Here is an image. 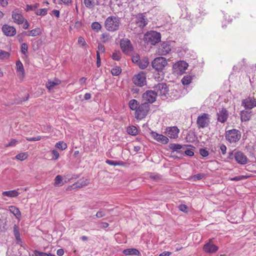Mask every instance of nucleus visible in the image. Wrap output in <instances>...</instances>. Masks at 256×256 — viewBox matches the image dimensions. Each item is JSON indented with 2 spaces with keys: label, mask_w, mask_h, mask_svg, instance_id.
Returning a JSON list of instances; mask_svg holds the SVG:
<instances>
[{
  "label": "nucleus",
  "mask_w": 256,
  "mask_h": 256,
  "mask_svg": "<svg viewBox=\"0 0 256 256\" xmlns=\"http://www.w3.org/2000/svg\"><path fill=\"white\" fill-rule=\"evenodd\" d=\"M78 44L82 46H84L86 45V43L84 38L80 36L78 38Z\"/></svg>",
  "instance_id": "obj_51"
},
{
  "label": "nucleus",
  "mask_w": 256,
  "mask_h": 256,
  "mask_svg": "<svg viewBox=\"0 0 256 256\" xmlns=\"http://www.w3.org/2000/svg\"><path fill=\"white\" fill-rule=\"evenodd\" d=\"M28 158V154L26 152H22L18 154L16 156V158L17 160H24Z\"/></svg>",
  "instance_id": "obj_42"
},
{
  "label": "nucleus",
  "mask_w": 256,
  "mask_h": 256,
  "mask_svg": "<svg viewBox=\"0 0 256 256\" xmlns=\"http://www.w3.org/2000/svg\"><path fill=\"white\" fill-rule=\"evenodd\" d=\"M192 80V77L190 76H184L182 80V82L184 85L190 84Z\"/></svg>",
  "instance_id": "obj_36"
},
{
  "label": "nucleus",
  "mask_w": 256,
  "mask_h": 256,
  "mask_svg": "<svg viewBox=\"0 0 256 256\" xmlns=\"http://www.w3.org/2000/svg\"><path fill=\"white\" fill-rule=\"evenodd\" d=\"M203 249L206 253H214L218 250V247L210 242L204 245Z\"/></svg>",
  "instance_id": "obj_21"
},
{
  "label": "nucleus",
  "mask_w": 256,
  "mask_h": 256,
  "mask_svg": "<svg viewBox=\"0 0 256 256\" xmlns=\"http://www.w3.org/2000/svg\"><path fill=\"white\" fill-rule=\"evenodd\" d=\"M14 236L18 235V234H20V232H19L18 227L16 224H14Z\"/></svg>",
  "instance_id": "obj_60"
},
{
  "label": "nucleus",
  "mask_w": 256,
  "mask_h": 256,
  "mask_svg": "<svg viewBox=\"0 0 256 256\" xmlns=\"http://www.w3.org/2000/svg\"><path fill=\"white\" fill-rule=\"evenodd\" d=\"M10 56V52L2 50H0V60H6L9 58Z\"/></svg>",
  "instance_id": "obj_29"
},
{
  "label": "nucleus",
  "mask_w": 256,
  "mask_h": 256,
  "mask_svg": "<svg viewBox=\"0 0 256 256\" xmlns=\"http://www.w3.org/2000/svg\"><path fill=\"white\" fill-rule=\"evenodd\" d=\"M172 50V46L168 42H162L158 46L157 52L158 55L164 56L168 54Z\"/></svg>",
  "instance_id": "obj_9"
},
{
  "label": "nucleus",
  "mask_w": 256,
  "mask_h": 256,
  "mask_svg": "<svg viewBox=\"0 0 256 256\" xmlns=\"http://www.w3.org/2000/svg\"><path fill=\"white\" fill-rule=\"evenodd\" d=\"M122 54L120 51H116L113 52L112 58L113 60H115L118 61L121 58Z\"/></svg>",
  "instance_id": "obj_39"
},
{
  "label": "nucleus",
  "mask_w": 256,
  "mask_h": 256,
  "mask_svg": "<svg viewBox=\"0 0 256 256\" xmlns=\"http://www.w3.org/2000/svg\"><path fill=\"white\" fill-rule=\"evenodd\" d=\"M225 137L230 143H236L240 140L241 132L238 130L232 129L226 132Z\"/></svg>",
  "instance_id": "obj_5"
},
{
  "label": "nucleus",
  "mask_w": 256,
  "mask_h": 256,
  "mask_svg": "<svg viewBox=\"0 0 256 256\" xmlns=\"http://www.w3.org/2000/svg\"><path fill=\"white\" fill-rule=\"evenodd\" d=\"M91 26H92V28L93 30H96V32H98L102 28L101 25L98 22H92V24Z\"/></svg>",
  "instance_id": "obj_41"
},
{
  "label": "nucleus",
  "mask_w": 256,
  "mask_h": 256,
  "mask_svg": "<svg viewBox=\"0 0 256 256\" xmlns=\"http://www.w3.org/2000/svg\"><path fill=\"white\" fill-rule=\"evenodd\" d=\"M179 210L183 212H187L188 206L186 204H182L178 206Z\"/></svg>",
  "instance_id": "obj_58"
},
{
  "label": "nucleus",
  "mask_w": 256,
  "mask_h": 256,
  "mask_svg": "<svg viewBox=\"0 0 256 256\" xmlns=\"http://www.w3.org/2000/svg\"><path fill=\"white\" fill-rule=\"evenodd\" d=\"M55 146L62 150H64L67 148V144L63 141H60L56 143Z\"/></svg>",
  "instance_id": "obj_35"
},
{
  "label": "nucleus",
  "mask_w": 256,
  "mask_h": 256,
  "mask_svg": "<svg viewBox=\"0 0 256 256\" xmlns=\"http://www.w3.org/2000/svg\"><path fill=\"white\" fill-rule=\"evenodd\" d=\"M18 142V141L15 139H11L10 142L6 144V146H15L16 144Z\"/></svg>",
  "instance_id": "obj_54"
},
{
  "label": "nucleus",
  "mask_w": 256,
  "mask_h": 256,
  "mask_svg": "<svg viewBox=\"0 0 256 256\" xmlns=\"http://www.w3.org/2000/svg\"><path fill=\"white\" fill-rule=\"evenodd\" d=\"M122 50L125 54H129L133 50V47L130 41L128 39H122L120 41Z\"/></svg>",
  "instance_id": "obj_8"
},
{
  "label": "nucleus",
  "mask_w": 256,
  "mask_h": 256,
  "mask_svg": "<svg viewBox=\"0 0 256 256\" xmlns=\"http://www.w3.org/2000/svg\"><path fill=\"white\" fill-rule=\"evenodd\" d=\"M200 154L202 156L204 157H206L208 156L209 154L208 152L204 148H200Z\"/></svg>",
  "instance_id": "obj_50"
},
{
  "label": "nucleus",
  "mask_w": 256,
  "mask_h": 256,
  "mask_svg": "<svg viewBox=\"0 0 256 256\" xmlns=\"http://www.w3.org/2000/svg\"><path fill=\"white\" fill-rule=\"evenodd\" d=\"M217 120L221 123L225 122L228 117V111L225 108H222L217 112Z\"/></svg>",
  "instance_id": "obj_15"
},
{
  "label": "nucleus",
  "mask_w": 256,
  "mask_h": 256,
  "mask_svg": "<svg viewBox=\"0 0 256 256\" xmlns=\"http://www.w3.org/2000/svg\"><path fill=\"white\" fill-rule=\"evenodd\" d=\"M61 80L58 78H54L53 80H49L46 84V88L49 91L52 90L55 86L60 84Z\"/></svg>",
  "instance_id": "obj_22"
},
{
  "label": "nucleus",
  "mask_w": 256,
  "mask_h": 256,
  "mask_svg": "<svg viewBox=\"0 0 256 256\" xmlns=\"http://www.w3.org/2000/svg\"><path fill=\"white\" fill-rule=\"evenodd\" d=\"M42 32L40 28H36L26 32L27 36H36L41 34Z\"/></svg>",
  "instance_id": "obj_28"
},
{
  "label": "nucleus",
  "mask_w": 256,
  "mask_h": 256,
  "mask_svg": "<svg viewBox=\"0 0 256 256\" xmlns=\"http://www.w3.org/2000/svg\"><path fill=\"white\" fill-rule=\"evenodd\" d=\"M180 132L176 126L169 127L166 128V134L170 138H176Z\"/></svg>",
  "instance_id": "obj_19"
},
{
  "label": "nucleus",
  "mask_w": 256,
  "mask_h": 256,
  "mask_svg": "<svg viewBox=\"0 0 256 256\" xmlns=\"http://www.w3.org/2000/svg\"><path fill=\"white\" fill-rule=\"evenodd\" d=\"M252 112L248 110H244L241 112L240 118L242 122H246L250 120Z\"/></svg>",
  "instance_id": "obj_24"
},
{
  "label": "nucleus",
  "mask_w": 256,
  "mask_h": 256,
  "mask_svg": "<svg viewBox=\"0 0 256 256\" xmlns=\"http://www.w3.org/2000/svg\"><path fill=\"white\" fill-rule=\"evenodd\" d=\"M2 31L6 36H12L16 34V28L14 26L8 24L2 26Z\"/></svg>",
  "instance_id": "obj_18"
},
{
  "label": "nucleus",
  "mask_w": 256,
  "mask_h": 256,
  "mask_svg": "<svg viewBox=\"0 0 256 256\" xmlns=\"http://www.w3.org/2000/svg\"><path fill=\"white\" fill-rule=\"evenodd\" d=\"M154 88L156 96H160L162 98H166L167 94H168V88L164 83L158 84L154 86Z\"/></svg>",
  "instance_id": "obj_7"
},
{
  "label": "nucleus",
  "mask_w": 256,
  "mask_h": 256,
  "mask_svg": "<svg viewBox=\"0 0 256 256\" xmlns=\"http://www.w3.org/2000/svg\"><path fill=\"white\" fill-rule=\"evenodd\" d=\"M132 61L133 62L136 63L137 64H138V62L140 60V57L139 55H138V54H136L134 56H132Z\"/></svg>",
  "instance_id": "obj_53"
},
{
  "label": "nucleus",
  "mask_w": 256,
  "mask_h": 256,
  "mask_svg": "<svg viewBox=\"0 0 256 256\" xmlns=\"http://www.w3.org/2000/svg\"><path fill=\"white\" fill-rule=\"evenodd\" d=\"M182 148V146L180 144H172L170 145V148L176 152H177L179 150H180Z\"/></svg>",
  "instance_id": "obj_45"
},
{
  "label": "nucleus",
  "mask_w": 256,
  "mask_h": 256,
  "mask_svg": "<svg viewBox=\"0 0 256 256\" xmlns=\"http://www.w3.org/2000/svg\"><path fill=\"white\" fill-rule=\"evenodd\" d=\"M236 162L241 164H244L248 162V158L246 156L241 152H237L234 155Z\"/></svg>",
  "instance_id": "obj_17"
},
{
  "label": "nucleus",
  "mask_w": 256,
  "mask_h": 256,
  "mask_svg": "<svg viewBox=\"0 0 256 256\" xmlns=\"http://www.w3.org/2000/svg\"><path fill=\"white\" fill-rule=\"evenodd\" d=\"M120 24L119 18L114 16H110L106 18L104 22L106 30L109 32H114L119 28Z\"/></svg>",
  "instance_id": "obj_2"
},
{
  "label": "nucleus",
  "mask_w": 256,
  "mask_h": 256,
  "mask_svg": "<svg viewBox=\"0 0 256 256\" xmlns=\"http://www.w3.org/2000/svg\"><path fill=\"white\" fill-rule=\"evenodd\" d=\"M148 64L149 62L148 58H144L140 60L138 64L141 69H144L148 66Z\"/></svg>",
  "instance_id": "obj_30"
},
{
  "label": "nucleus",
  "mask_w": 256,
  "mask_h": 256,
  "mask_svg": "<svg viewBox=\"0 0 256 256\" xmlns=\"http://www.w3.org/2000/svg\"><path fill=\"white\" fill-rule=\"evenodd\" d=\"M122 70L120 66H116L112 68L111 70L112 74L113 76H118L121 72Z\"/></svg>",
  "instance_id": "obj_44"
},
{
  "label": "nucleus",
  "mask_w": 256,
  "mask_h": 256,
  "mask_svg": "<svg viewBox=\"0 0 256 256\" xmlns=\"http://www.w3.org/2000/svg\"><path fill=\"white\" fill-rule=\"evenodd\" d=\"M48 10L46 8H41L36 12V14L38 16H44L47 14Z\"/></svg>",
  "instance_id": "obj_47"
},
{
  "label": "nucleus",
  "mask_w": 256,
  "mask_h": 256,
  "mask_svg": "<svg viewBox=\"0 0 256 256\" xmlns=\"http://www.w3.org/2000/svg\"><path fill=\"white\" fill-rule=\"evenodd\" d=\"M106 162L110 166H118L120 164L119 162L110 160H106Z\"/></svg>",
  "instance_id": "obj_49"
},
{
  "label": "nucleus",
  "mask_w": 256,
  "mask_h": 256,
  "mask_svg": "<svg viewBox=\"0 0 256 256\" xmlns=\"http://www.w3.org/2000/svg\"><path fill=\"white\" fill-rule=\"evenodd\" d=\"M96 64L98 67H99L100 65V55L98 52H96Z\"/></svg>",
  "instance_id": "obj_62"
},
{
  "label": "nucleus",
  "mask_w": 256,
  "mask_h": 256,
  "mask_svg": "<svg viewBox=\"0 0 256 256\" xmlns=\"http://www.w3.org/2000/svg\"><path fill=\"white\" fill-rule=\"evenodd\" d=\"M28 46L26 43H23L21 46V52L24 54H26L28 52Z\"/></svg>",
  "instance_id": "obj_48"
},
{
  "label": "nucleus",
  "mask_w": 256,
  "mask_h": 256,
  "mask_svg": "<svg viewBox=\"0 0 256 256\" xmlns=\"http://www.w3.org/2000/svg\"><path fill=\"white\" fill-rule=\"evenodd\" d=\"M39 6V4H35L33 5H28V4H27L26 6V11H29V10H36L38 7Z\"/></svg>",
  "instance_id": "obj_46"
},
{
  "label": "nucleus",
  "mask_w": 256,
  "mask_h": 256,
  "mask_svg": "<svg viewBox=\"0 0 256 256\" xmlns=\"http://www.w3.org/2000/svg\"><path fill=\"white\" fill-rule=\"evenodd\" d=\"M134 83L139 86H142L146 84V74L144 72H140L135 75L132 78Z\"/></svg>",
  "instance_id": "obj_12"
},
{
  "label": "nucleus",
  "mask_w": 256,
  "mask_h": 256,
  "mask_svg": "<svg viewBox=\"0 0 256 256\" xmlns=\"http://www.w3.org/2000/svg\"><path fill=\"white\" fill-rule=\"evenodd\" d=\"M188 66V64L184 60L179 61L174 65L176 72L178 74H184Z\"/></svg>",
  "instance_id": "obj_14"
},
{
  "label": "nucleus",
  "mask_w": 256,
  "mask_h": 256,
  "mask_svg": "<svg viewBox=\"0 0 256 256\" xmlns=\"http://www.w3.org/2000/svg\"><path fill=\"white\" fill-rule=\"evenodd\" d=\"M204 176L205 175L204 174H198L194 176L193 178L194 180H200L202 179Z\"/></svg>",
  "instance_id": "obj_52"
},
{
  "label": "nucleus",
  "mask_w": 256,
  "mask_h": 256,
  "mask_svg": "<svg viewBox=\"0 0 256 256\" xmlns=\"http://www.w3.org/2000/svg\"><path fill=\"white\" fill-rule=\"evenodd\" d=\"M105 50V48H104V46L103 44H98V52L100 53V52H104Z\"/></svg>",
  "instance_id": "obj_61"
},
{
  "label": "nucleus",
  "mask_w": 256,
  "mask_h": 256,
  "mask_svg": "<svg viewBox=\"0 0 256 256\" xmlns=\"http://www.w3.org/2000/svg\"><path fill=\"white\" fill-rule=\"evenodd\" d=\"M184 153L186 154V155L188 156H192L194 155V152L190 150H186L184 152Z\"/></svg>",
  "instance_id": "obj_64"
},
{
  "label": "nucleus",
  "mask_w": 256,
  "mask_h": 256,
  "mask_svg": "<svg viewBox=\"0 0 256 256\" xmlns=\"http://www.w3.org/2000/svg\"><path fill=\"white\" fill-rule=\"evenodd\" d=\"M129 107L132 110H136L138 108V102L134 99L131 100L129 102Z\"/></svg>",
  "instance_id": "obj_32"
},
{
  "label": "nucleus",
  "mask_w": 256,
  "mask_h": 256,
  "mask_svg": "<svg viewBox=\"0 0 256 256\" xmlns=\"http://www.w3.org/2000/svg\"><path fill=\"white\" fill-rule=\"evenodd\" d=\"M88 182L87 180H80L74 184V186H75L76 188H81L84 186H86Z\"/></svg>",
  "instance_id": "obj_31"
},
{
  "label": "nucleus",
  "mask_w": 256,
  "mask_h": 256,
  "mask_svg": "<svg viewBox=\"0 0 256 256\" xmlns=\"http://www.w3.org/2000/svg\"><path fill=\"white\" fill-rule=\"evenodd\" d=\"M123 254L126 256H139L140 254V252L136 248H127L125 249L122 252Z\"/></svg>",
  "instance_id": "obj_26"
},
{
  "label": "nucleus",
  "mask_w": 256,
  "mask_h": 256,
  "mask_svg": "<svg viewBox=\"0 0 256 256\" xmlns=\"http://www.w3.org/2000/svg\"><path fill=\"white\" fill-rule=\"evenodd\" d=\"M48 254H46V253L40 252L38 250H34V255L33 256H48Z\"/></svg>",
  "instance_id": "obj_56"
},
{
  "label": "nucleus",
  "mask_w": 256,
  "mask_h": 256,
  "mask_svg": "<svg viewBox=\"0 0 256 256\" xmlns=\"http://www.w3.org/2000/svg\"><path fill=\"white\" fill-rule=\"evenodd\" d=\"M220 150H221L222 154L223 155L226 154L227 148L224 144H221L220 146Z\"/></svg>",
  "instance_id": "obj_59"
},
{
  "label": "nucleus",
  "mask_w": 256,
  "mask_h": 256,
  "mask_svg": "<svg viewBox=\"0 0 256 256\" xmlns=\"http://www.w3.org/2000/svg\"><path fill=\"white\" fill-rule=\"evenodd\" d=\"M16 70L18 74L20 77V78H23L24 76V66L20 60L17 61L16 62Z\"/></svg>",
  "instance_id": "obj_23"
},
{
  "label": "nucleus",
  "mask_w": 256,
  "mask_h": 256,
  "mask_svg": "<svg viewBox=\"0 0 256 256\" xmlns=\"http://www.w3.org/2000/svg\"><path fill=\"white\" fill-rule=\"evenodd\" d=\"M42 138V137L40 136H36V137H32V138H26V140L28 141L32 142V141H38L40 140Z\"/></svg>",
  "instance_id": "obj_57"
},
{
  "label": "nucleus",
  "mask_w": 256,
  "mask_h": 256,
  "mask_svg": "<svg viewBox=\"0 0 256 256\" xmlns=\"http://www.w3.org/2000/svg\"><path fill=\"white\" fill-rule=\"evenodd\" d=\"M210 124V115L207 113H202L199 115L196 120L198 128H204L208 127Z\"/></svg>",
  "instance_id": "obj_6"
},
{
  "label": "nucleus",
  "mask_w": 256,
  "mask_h": 256,
  "mask_svg": "<svg viewBox=\"0 0 256 256\" xmlns=\"http://www.w3.org/2000/svg\"><path fill=\"white\" fill-rule=\"evenodd\" d=\"M156 96L154 90H148L142 94V101L148 102V104L155 102Z\"/></svg>",
  "instance_id": "obj_10"
},
{
  "label": "nucleus",
  "mask_w": 256,
  "mask_h": 256,
  "mask_svg": "<svg viewBox=\"0 0 256 256\" xmlns=\"http://www.w3.org/2000/svg\"><path fill=\"white\" fill-rule=\"evenodd\" d=\"M146 14V13H141L135 16L136 23L140 28H144L148 24V20Z\"/></svg>",
  "instance_id": "obj_11"
},
{
  "label": "nucleus",
  "mask_w": 256,
  "mask_h": 256,
  "mask_svg": "<svg viewBox=\"0 0 256 256\" xmlns=\"http://www.w3.org/2000/svg\"><path fill=\"white\" fill-rule=\"evenodd\" d=\"M111 39V36H110L109 34L108 33H103L101 35L100 40L102 42L104 43L107 42H109Z\"/></svg>",
  "instance_id": "obj_34"
},
{
  "label": "nucleus",
  "mask_w": 256,
  "mask_h": 256,
  "mask_svg": "<svg viewBox=\"0 0 256 256\" xmlns=\"http://www.w3.org/2000/svg\"><path fill=\"white\" fill-rule=\"evenodd\" d=\"M249 178V176H235L230 178V180L232 181H240L244 180H246Z\"/></svg>",
  "instance_id": "obj_43"
},
{
  "label": "nucleus",
  "mask_w": 256,
  "mask_h": 256,
  "mask_svg": "<svg viewBox=\"0 0 256 256\" xmlns=\"http://www.w3.org/2000/svg\"><path fill=\"white\" fill-rule=\"evenodd\" d=\"M18 189L3 192H2V196H8L10 198L16 197L20 194V192H18Z\"/></svg>",
  "instance_id": "obj_25"
},
{
  "label": "nucleus",
  "mask_w": 256,
  "mask_h": 256,
  "mask_svg": "<svg viewBox=\"0 0 256 256\" xmlns=\"http://www.w3.org/2000/svg\"><path fill=\"white\" fill-rule=\"evenodd\" d=\"M242 106L246 109L250 110L256 106V100L254 98L248 97L242 100Z\"/></svg>",
  "instance_id": "obj_16"
},
{
  "label": "nucleus",
  "mask_w": 256,
  "mask_h": 256,
  "mask_svg": "<svg viewBox=\"0 0 256 256\" xmlns=\"http://www.w3.org/2000/svg\"><path fill=\"white\" fill-rule=\"evenodd\" d=\"M149 110L150 104L148 102H144L136 109L135 113V118L137 120H141L147 116Z\"/></svg>",
  "instance_id": "obj_4"
},
{
  "label": "nucleus",
  "mask_w": 256,
  "mask_h": 256,
  "mask_svg": "<svg viewBox=\"0 0 256 256\" xmlns=\"http://www.w3.org/2000/svg\"><path fill=\"white\" fill-rule=\"evenodd\" d=\"M52 154L54 156V157L52 158V159L56 160H57L59 157V153L58 151L56 150H53L52 152Z\"/></svg>",
  "instance_id": "obj_55"
},
{
  "label": "nucleus",
  "mask_w": 256,
  "mask_h": 256,
  "mask_svg": "<svg viewBox=\"0 0 256 256\" xmlns=\"http://www.w3.org/2000/svg\"><path fill=\"white\" fill-rule=\"evenodd\" d=\"M167 64V60L164 57L156 58L152 62V68L158 72L160 75L158 78L155 76V78H157L158 80H161L164 78L163 70Z\"/></svg>",
  "instance_id": "obj_1"
},
{
  "label": "nucleus",
  "mask_w": 256,
  "mask_h": 256,
  "mask_svg": "<svg viewBox=\"0 0 256 256\" xmlns=\"http://www.w3.org/2000/svg\"><path fill=\"white\" fill-rule=\"evenodd\" d=\"M9 211L10 212L12 213L17 219H20L21 212L18 208L14 206H9Z\"/></svg>",
  "instance_id": "obj_27"
},
{
  "label": "nucleus",
  "mask_w": 256,
  "mask_h": 256,
  "mask_svg": "<svg viewBox=\"0 0 256 256\" xmlns=\"http://www.w3.org/2000/svg\"><path fill=\"white\" fill-rule=\"evenodd\" d=\"M105 216V213L103 211H98L96 216L98 218H100Z\"/></svg>",
  "instance_id": "obj_63"
},
{
  "label": "nucleus",
  "mask_w": 256,
  "mask_h": 256,
  "mask_svg": "<svg viewBox=\"0 0 256 256\" xmlns=\"http://www.w3.org/2000/svg\"><path fill=\"white\" fill-rule=\"evenodd\" d=\"M127 132L130 135L134 136L138 134V130L135 126H132L127 128Z\"/></svg>",
  "instance_id": "obj_33"
},
{
  "label": "nucleus",
  "mask_w": 256,
  "mask_h": 256,
  "mask_svg": "<svg viewBox=\"0 0 256 256\" xmlns=\"http://www.w3.org/2000/svg\"><path fill=\"white\" fill-rule=\"evenodd\" d=\"M62 176L60 175H58L54 178V186H62Z\"/></svg>",
  "instance_id": "obj_38"
},
{
  "label": "nucleus",
  "mask_w": 256,
  "mask_h": 256,
  "mask_svg": "<svg viewBox=\"0 0 256 256\" xmlns=\"http://www.w3.org/2000/svg\"><path fill=\"white\" fill-rule=\"evenodd\" d=\"M12 18L13 19L14 22L18 24H23L25 19L22 16L21 12L18 9L14 10L12 11Z\"/></svg>",
  "instance_id": "obj_13"
},
{
  "label": "nucleus",
  "mask_w": 256,
  "mask_h": 256,
  "mask_svg": "<svg viewBox=\"0 0 256 256\" xmlns=\"http://www.w3.org/2000/svg\"><path fill=\"white\" fill-rule=\"evenodd\" d=\"M150 135L154 140L164 144H166L168 142V138L162 134H158L154 132H152L150 133Z\"/></svg>",
  "instance_id": "obj_20"
},
{
  "label": "nucleus",
  "mask_w": 256,
  "mask_h": 256,
  "mask_svg": "<svg viewBox=\"0 0 256 256\" xmlns=\"http://www.w3.org/2000/svg\"><path fill=\"white\" fill-rule=\"evenodd\" d=\"M149 177L150 178L155 181H158L161 178V176L160 174L155 173H150L149 174Z\"/></svg>",
  "instance_id": "obj_40"
},
{
  "label": "nucleus",
  "mask_w": 256,
  "mask_h": 256,
  "mask_svg": "<svg viewBox=\"0 0 256 256\" xmlns=\"http://www.w3.org/2000/svg\"><path fill=\"white\" fill-rule=\"evenodd\" d=\"M144 40L148 44L155 45L160 41V34L155 31H150L144 34Z\"/></svg>",
  "instance_id": "obj_3"
},
{
  "label": "nucleus",
  "mask_w": 256,
  "mask_h": 256,
  "mask_svg": "<svg viewBox=\"0 0 256 256\" xmlns=\"http://www.w3.org/2000/svg\"><path fill=\"white\" fill-rule=\"evenodd\" d=\"M85 6L88 8H92L94 6V0H84Z\"/></svg>",
  "instance_id": "obj_37"
}]
</instances>
